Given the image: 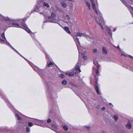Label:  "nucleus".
<instances>
[{"label": "nucleus", "mask_w": 133, "mask_h": 133, "mask_svg": "<svg viewBox=\"0 0 133 133\" xmlns=\"http://www.w3.org/2000/svg\"><path fill=\"white\" fill-rule=\"evenodd\" d=\"M78 36L81 37L83 36L85 37L88 36L86 34L82 33L80 32H78Z\"/></svg>", "instance_id": "6"}, {"label": "nucleus", "mask_w": 133, "mask_h": 133, "mask_svg": "<svg viewBox=\"0 0 133 133\" xmlns=\"http://www.w3.org/2000/svg\"><path fill=\"white\" fill-rule=\"evenodd\" d=\"M97 49H93V52L94 53H95L97 51Z\"/></svg>", "instance_id": "30"}, {"label": "nucleus", "mask_w": 133, "mask_h": 133, "mask_svg": "<svg viewBox=\"0 0 133 133\" xmlns=\"http://www.w3.org/2000/svg\"><path fill=\"white\" fill-rule=\"evenodd\" d=\"M28 125L30 127L32 126L33 125V123L32 122H29L28 123Z\"/></svg>", "instance_id": "19"}, {"label": "nucleus", "mask_w": 133, "mask_h": 133, "mask_svg": "<svg viewBox=\"0 0 133 133\" xmlns=\"http://www.w3.org/2000/svg\"><path fill=\"white\" fill-rule=\"evenodd\" d=\"M26 130L27 132H29L30 131V129L28 127H26Z\"/></svg>", "instance_id": "20"}, {"label": "nucleus", "mask_w": 133, "mask_h": 133, "mask_svg": "<svg viewBox=\"0 0 133 133\" xmlns=\"http://www.w3.org/2000/svg\"><path fill=\"white\" fill-rule=\"evenodd\" d=\"M11 48L14 50L15 49L12 46Z\"/></svg>", "instance_id": "52"}, {"label": "nucleus", "mask_w": 133, "mask_h": 133, "mask_svg": "<svg viewBox=\"0 0 133 133\" xmlns=\"http://www.w3.org/2000/svg\"><path fill=\"white\" fill-rule=\"evenodd\" d=\"M102 49V53L103 54H107L108 53L107 50L104 47H103Z\"/></svg>", "instance_id": "5"}, {"label": "nucleus", "mask_w": 133, "mask_h": 133, "mask_svg": "<svg viewBox=\"0 0 133 133\" xmlns=\"http://www.w3.org/2000/svg\"><path fill=\"white\" fill-rule=\"evenodd\" d=\"M121 55H122V56H124L125 57H126L127 56L125 54H124L123 53L121 54Z\"/></svg>", "instance_id": "37"}, {"label": "nucleus", "mask_w": 133, "mask_h": 133, "mask_svg": "<svg viewBox=\"0 0 133 133\" xmlns=\"http://www.w3.org/2000/svg\"><path fill=\"white\" fill-rule=\"evenodd\" d=\"M109 104L110 105H112V104L111 103H109Z\"/></svg>", "instance_id": "54"}, {"label": "nucleus", "mask_w": 133, "mask_h": 133, "mask_svg": "<svg viewBox=\"0 0 133 133\" xmlns=\"http://www.w3.org/2000/svg\"><path fill=\"white\" fill-rule=\"evenodd\" d=\"M71 85L72 87H73V86L76 87V85H75L74 84H72V83L71 84Z\"/></svg>", "instance_id": "39"}, {"label": "nucleus", "mask_w": 133, "mask_h": 133, "mask_svg": "<svg viewBox=\"0 0 133 133\" xmlns=\"http://www.w3.org/2000/svg\"><path fill=\"white\" fill-rule=\"evenodd\" d=\"M0 41H4V40H3L2 39H1V38H0Z\"/></svg>", "instance_id": "43"}, {"label": "nucleus", "mask_w": 133, "mask_h": 133, "mask_svg": "<svg viewBox=\"0 0 133 133\" xmlns=\"http://www.w3.org/2000/svg\"><path fill=\"white\" fill-rule=\"evenodd\" d=\"M100 19H101V22L103 23L104 22V21L103 19L101 17H100Z\"/></svg>", "instance_id": "35"}, {"label": "nucleus", "mask_w": 133, "mask_h": 133, "mask_svg": "<svg viewBox=\"0 0 133 133\" xmlns=\"http://www.w3.org/2000/svg\"><path fill=\"white\" fill-rule=\"evenodd\" d=\"M1 37L3 38H4L5 39H6V38L5 37L4 33L3 32L2 34L1 35Z\"/></svg>", "instance_id": "21"}, {"label": "nucleus", "mask_w": 133, "mask_h": 133, "mask_svg": "<svg viewBox=\"0 0 133 133\" xmlns=\"http://www.w3.org/2000/svg\"><path fill=\"white\" fill-rule=\"evenodd\" d=\"M66 18L68 19H70V17L68 15H66Z\"/></svg>", "instance_id": "31"}, {"label": "nucleus", "mask_w": 133, "mask_h": 133, "mask_svg": "<svg viewBox=\"0 0 133 133\" xmlns=\"http://www.w3.org/2000/svg\"><path fill=\"white\" fill-rule=\"evenodd\" d=\"M90 1L93 9L95 11L97 15H100V16H101L100 12L96 8L95 5L94 3V0H90Z\"/></svg>", "instance_id": "1"}, {"label": "nucleus", "mask_w": 133, "mask_h": 133, "mask_svg": "<svg viewBox=\"0 0 133 133\" xmlns=\"http://www.w3.org/2000/svg\"><path fill=\"white\" fill-rule=\"evenodd\" d=\"M43 5L44 6L47 7V8L49 7V5L48 4L46 3L45 2H44L43 3Z\"/></svg>", "instance_id": "12"}, {"label": "nucleus", "mask_w": 133, "mask_h": 133, "mask_svg": "<svg viewBox=\"0 0 133 133\" xmlns=\"http://www.w3.org/2000/svg\"><path fill=\"white\" fill-rule=\"evenodd\" d=\"M114 117L115 121H117L118 118V116L116 115H115L114 116Z\"/></svg>", "instance_id": "17"}, {"label": "nucleus", "mask_w": 133, "mask_h": 133, "mask_svg": "<svg viewBox=\"0 0 133 133\" xmlns=\"http://www.w3.org/2000/svg\"><path fill=\"white\" fill-rule=\"evenodd\" d=\"M52 127H54V126L55 127V126L54 125H52Z\"/></svg>", "instance_id": "56"}, {"label": "nucleus", "mask_w": 133, "mask_h": 133, "mask_svg": "<svg viewBox=\"0 0 133 133\" xmlns=\"http://www.w3.org/2000/svg\"><path fill=\"white\" fill-rule=\"evenodd\" d=\"M70 26H73V23L71 22H68V24Z\"/></svg>", "instance_id": "23"}, {"label": "nucleus", "mask_w": 133, "mask_h": 133, "mask_svg": "<svg viewBox=\"0 0 133 133\" xmlns=\"http://www.w3.org/2000/svg\"><path fill=\"white\" fill-rule=\"evenodd\" d=\"M76 39L77 40V42L79 44V38L77 37H76Z\"/></svg>", "instance_id": "33"}, {"label": "nucleus", "mask_w": 133, "mask_h": 133, "mask_svg": "<svg viewBox=\"0 0 133 133\" xmlns=\"http://www.w3.org/2000/svg\"><path fill=\"white\" fill-rule=\"evenodd\" d=\"M96 22H97V24H99V25L101 27V28L103 30H104V28L101 24V22H98L97 20L96 19Z\"/></svg>", "instance_id": "10"}, {"label": "nucleus", "mask_w": 133, "mask_h": 133, "mask_svg": "<svg viewBox=\"0 0 133 133\" xmlns=\"http://www.w3.org/2000/svg\"><path fill=\"white\" fill-rule=\"evenodd\" d=\"M15 50L16 52L17 53H18V54H19V53L17 51H16L15 49V50Z\"/></svg>", "instance_id": "50"}, {"label": "nucleus", "mask_w": 133, "mask_h": 133, "mask_svg": "<svg viewBox=\"0 0 133 133\" xmlns=\"http://www.w3.org/2000/svg\"><path fill=\"white\" fill-rule=\"evenodd\" d=\"M105 108L104 107H102V110H105Z\"/></svg>", "instance_id": "47"}, {"label": "nucleus", "mask_w": 133, "mask_h": 133, "mask_svg": "<svg viewBox=\"0 0 133 133\" xmlns=\"http://www.w3.org/2000/svg\"><path fill=\"white\" fill-rule=\"evenodd\" d=\"M123 3V4H125V1L124 0H120Z\"/></svg>", "instance_id": "32"}, {"label": "nucleus", "mask_w": 133, "mask_h": 133, "mask_svg": "<svg viewBox=\"0 0 133 133\" xmlns=\"http://www.w3.org/2000/svg\"><path fill=\"white\" fill-rule=\"evenodd\" d=\"M8 44L9 45V46H10L11 48L12 47V46L10 45V44L9 43H8Z\"/></svg>", "instance_id": "44"}, {"label": "nucleus", "mask_w": 133, "mask_h": 133, "mask_svg": "<svg viewBox=\"0 0 133 133\" xmlns=\"http://www.w3.org/2000/svg\"><path fill=\"white\" fill-rule=\"evenodd\" d=\"M62 83L63 85H66L67 84V82L66 80H64L62 82Z\"/></svg>", "instance_id": "13"}, {"label": "nucleus", "mask_w": 133, "mask_h": 133, "mask_svg": "<svg viewBox=\"0 0 133 133\" xmlns=\"http://www.w3.org/2000/svg\"><path fill=\"white\" fill-rule=\"evenodd\" d=\"M58 11L61 12V13H64V11H63L62 10V9H60Z\"/></svg>", "instance_id": "25"}, {"label": "nucleus", "mask_w": 133, "mask_h": 133, "mask_svg": "<svg viewBox=\"0 0 133 133\" xmlns=\"http://www.w3.org/2000/svg\"><path fill=\"white\" fill-rule=\"evenodd\" d=\"M87 5L89 7V9H90V4L88 3H87Z\"/></svg>", "instance_id": "28"}, {"label": "nucleus", "mask_w": 133, "mask_h": 133, "mask_svg": "<svg viewBox=\"0 0 133 133\" xmlns=\"http://www.w3.org/2000/svg\"><path fill=\"white\" fill-rule=\"evenodd\" d=\"M117 48H118V49H119V50H120V48H119V45H118V46H117Z\"/></svg>", "instance_id": "48"}, {"label": "nucleus", "mask_w": 133, "mask_h": 133, "mask_svg": "<svg viewBox=\"0 0 133 133\" xmlns=\"http://www.w3.org/2000/svg\"><path fill=\"white\" fill-rule=\"evenodd\" d=\"M3 19L4 20L6 21H8L10 20V19L9 18L4 17Z\"/></svg>", "instance_id": "24"}, {"label": "nucleus", "mask_w": 133, "mask_h": 133, "mask_svg": "<svg viewBox=\"0 0 133 133\" xmlns=\"http://www.w3.org/2000/svg\"><path fill=\"white\" fill-rule=\"evenodd\" d=\"M63 28L66 31V32L69 34H71V32L70 31L69 28L68 27L64 26Z\"/></svg>", "instance_id": "4"}, {"label": "nucleus", "mask_w": 133, "mask_h": 133, "mask_svg": "<svg viewBox=\"0 0 133 133\" xmlns=\"http://www.w3.org/2000/svg\"><path fill=\"white\" fill-rule=\"evenodd\" d=\"M61 4L62 6L64 8H65L66 7V5L64 2H62Z\"/></svg>", "instance_id": "11"}, {"label": "nucleus", "mask_w": 133, "mask_h": 133, "mask_svg": "<svg viewBox=\"0 0 133 133\" xmlns=\"http://www.w3.org/2000/svg\"><path fill=\"white\" fill-rule=\"evenodd\" d=\"M78 32H75L74 33V35L75 36H78Z\"/></svg>", "instance_id": "29"}, {"label": "nucleus", "mask_w": 133, "mask_h": 133, "mask_svg": "<svg viewBox=\"0 0 133 133\" xmlns=\"http://www.w3.org/2000/svg\"><path fill=\"white\" fill-rule=\"evenodd\" d=\"M35 10L36 11H37V12H38L39 13H40L41 14H43V12H41V11H40L39 10L38 11H37V10H36V9H35ZM43 14L44 15V14Z\"/></svg>", "instance_id": "27"}, {"label": "nucleus", "mask_w": 133, "mask_h": 133, "mask_svg": "<svg viewBox=\"0 0 133 133\" xmlns=\"http://www.w3.org/2000/svg\"><path fill=\"white\" fill-rule=\"evenodd\" d=\"M60 76L62 78H63L64 77V75L63 74H61L60 75Z\"/></svg>", "instance_id": "26"}, {"label": "nucleus", "mask_w": 133, "mask_h": 133, "mask_svg": "<svg viewBox=\"0 0 133 133\" xmlns=\"http://www.w3.org/2000/svg\"><path fill=\"white\" fill-rule=\"evenodd\" d=\"M15 115L17 117H18V116H19V115H18V114H15Z\"/></svg>", "instance_id": "45"}, {"label": "nucleus", "mask_w": 133, "mask_h": 133, "mask_svg": "<svg viewBox=\"0 0 133 133\" xmlns=\"http://www.w3.org/2000/svg\"><path fill=\"white\" fill-rule=\"evenodd\" d=\"M53 63L51 62H50L48 64V67H50L51 65H53Z\"/></svg>", "instance_id": "16"}, {"label": "nucleus", "mask_w": 133, "mask_h": 133, "mask_svg": "<svg viewBox=\"0 0 133 133\" xmlns=\"http://www.w3.org/2000/svg\"><path fill=\"white\" fill-rule=\"evenodd\" d=\"M131 8H132V10L133 11V8L132 7Z\"/></svg>", "instance_id": "55"}, {"label": "nucleus", "mask_w": 133, "mask_h": 133, "mask_svg": "<svg viewBox=\"0 0 133 133\" xmlns=\"http://www.w3.org/2000/svg\"><path fill=\"white\" fill-rule=\"evenodd\" d=\"M51 120L50 119H49L48 120H47V122H48V123H49V122H51Z\"/></svg>", "instance_id": "34"}, {"label": "nucleus", "mask_w": 133, "mask_h": 133, "mask_svg": "<svg viewBox=\"0 0 133 133\" xmlns=\"http://www.w3.org/2000/svg\"><path fill=\"white\" fill-rule=\"evenodd\" d=\"M56 16V15L54 13L52 12L51 14V16H49L48 18L50 19H52L53 20L52 22H55L56 21V20L55 19Z\"/></svg>", "instance_id": "3"}, {"label": "nucleus", "mask_w": 133, "mask_h": 133, "mask_svg": "<svg viewBox=\"0 0 133 133\" xmlns=\"http://www.w3.org/2000/svg\"><path fill=\"white\" fill-rule=\"evenodd\" d=\"M12 24L15 25V26L16 27H18L19 26V25L17 23H13Z\"/></svg>", "instance_id": "22"}, {"label": "nucleus", "mask_w": 133, "mask_h": 133, "mask_svg": "<svg viewBox=\"0 0 133 133\" xmlns=\"http://www.w3.org/2000/svg\"><path fill=\"white\" fill-rule=\"evenodd\" d=\"M86 53V52H84V54L82 53V56L84 60H87L88 59V57L87 55H85Z\"/></svg>", "instance_id": "8"}, {"label": "nucleus", "mask_w": 133, "mask_h": 133, "mask_svg": "<svg viewBox=\"0 0 133 133\" xmlns=\"http://www.w3.org/2000/svg\"><path fill=\"white\" fill-rule=\"evenodd\" d=\"M116 30V28H114V30H113V31H115Z\"/></svg>", "instance_id": "46"}, {"label": "nucleus", "mask_w": 133, "mask_h": 133, "mask_svg": "<svg viewBox=\"0 0 133 133\" xmlns=\"http://www.w3.org/2000/svg\"><path fill=\"white\" fill-rule=\"evenodd\" d=\"M85 127L87 128L88 129H89L90 128V127L89 126H85Z\"/></svg>", "instance_id": "38"}, {"label": "nucleus", "mask_w": 133, "mask_h": 133, "mask_svg": "<svg viewBox=\"0 0 133 133\" xmlns=\"http://www.w3.org/2000/svg\"><path fill=\"white\" fill-rule=\"evenodd\" d=\"M125 5H126V6L128 8V7H128V5H126V4H125Z\"/></svg>", "instance_id": "53"}, {"label": "nucleus", "mask_w": 133, "mask_h": 133, "mask_svg": "<svg viewBox=\"0 0 133 133\" xmlns=\"http://www.w3.org/2000/svg\"><path fill=\"white\" fill-rule=\"evenodd\" d=\"M107 30L108 31V32L110 35L112 34V33L111 31L108 28H107Z\"/></svg>", "instance_id": "18"}, {"label": "nucleus", "mask_w": 133, "mask_h": 133, "mask_svg": "<svg viewBox=\"0 0 133 133\" xmlns=\"http://www.w3.org/2000/svg\"><path fill=\"white\" fill-rule=\"evenodd\" d=\"M66 75L69 76H72L74 75V73L73 72H66Z\"/></svg>", "instance_id": "9"}, {"label": "nucleus", "mask_w": 133, "mask_h": 133, "mask_svg": "<svg viewBox=\"0 0 133 133\" xmlns=\"http://www.w3.org/2000/svg\"><path fill=\"white\" fill-rule=\"evenodd\" d=\"M76 69L77 70H78L79 72H81V70L79 69V67L78 66H76Z\"/></svg>", "instance_id": "15"}, {"label": "nucleus", "mask_w": 133, "mask_h": 133, "mask_svg": "<svg viewBox=\"0 0 133 133\" xmlns=\"http://www.w3.org/2000/svg\"><path fill=\"white\" fill-rule=\"evenodd\" d=\"M97 76L96 75H95V79H96V81H95V83L96 84L95 85V89L96 90V92L98 94H100V92L99 91L98 88L97 86V79L98 78H97L96 77Z\"/></svg>", "instance_id": "2"}, {"label": "nucleus", "mask_w": 133, "mask_h": 133, "mask_svg": "<svg viewBox=\"0 0 133 133\" xmlns=\"http://www.w3.org/2000/svg\"><path fill=\"white\" fill-rule=\"evenodd\" d=\"M99 72V70H97V71H96V74H98Z\"/></svg>", "instance_id": "41"}, {"label": "nucleus", "mask_w": 133, "mask_h": 133, "mask_svg": "<svg viewBox=\"0 0 133 133\" xmlns=\"http://www.w3.org/2000/svg\"><path fill=\"white\" fill-rule=\"evenodd\" d=\"M75 38V37H74V38Z\"/></svg>", "instance_id": "57"}, {"label": "nucleus", "mask_w": 133, "mask_h": 133, "mask_svg": "<svg viewBox=\"0 0 133 133\" xmlns=\"http://www.w3.org/2000/svg\"><path fill=\"white\" fill-rule=\"evenodd\" d=\"M63 128L65 131H67L68 130V127L66 126H63Z\"/></svg>", "instance_id": "14"}, {"label": "nucleus", "mask_w": 133, "mask_h": 133, "mask_svg": "<svg viewBox=\"0 0 133 133\" xmlns=\"http://www.w3.org/2000/svg\"><path fill=\"white\" fill-rule=\"evenodd\" d=\"M56 9L58 11L60 9V8H59V7L57 6H56Z\"/></svg>", "instance_id": "36"}, {"label": "nucleus", "mask_w": 133, "mask_h": 133, "mask_svg": "<svg viewBox=\"0 0 133 133\" xmlns=\"http://www.w3.org/2000/svg\"><path fill=\"white\" fill-rule=\"evenodd\" d=\"M126 127L128 129H130L131 128V123H128L126 125Z\"/></svg>", "instance_id": "7"}, {"label": "nucleus", "mask_w": 133, "mask_h": 133, "mask_svg": "<svg viewBox=\"0 0 133 133\" xmlns=\"http://www.w3.org/2000/svg\"><path fill=\"white\" fill-rule=\"evenodd\" d=\"M130 57L131 58H133V57H132V56H130Z\"/></svg>", "instance_id": "51"}, {"label": "nucleus", "mask_w": 133, "mask_h": 133, "mask_svg": "<svg viewBox=\"0 0 133 133\" xmlns=\"http://www.w3.org/2000/svg\"><path fill=\"white\" fill-rule=\"evenodd\" d=\"M24 28H26V26L25 25H24Z\"/></svg>", "instance_id": "49"}, {"label": "nucleus", "mask_w": 133, "mask_h": 133, "mask_svg": "<svg viewBox=\"0 0 133 133\" xmlns=\"http://www.w3.org/2000/svg\"><path fill=\"white\" fill-rule=\"evenodd\" d=\"M101 133H106L103 130L101 132Z\"/></svg>", "instance_id": "42"}, {"label": "nucleus", "mask_w": 133, "mask_h": 133, "mask_svg": "<svg viewBox=\"0 0 133 133\" xmlns=\"http://www.w3.org/2000/svg\"><path fill=\"white\" fill-rule=\"evenodd\" d=\"M21 119V118H20V117L19 116H18V117H17V119L18 120H19L20 119Z\"/></svg>", "instance_id": "40"}]
</instances>
